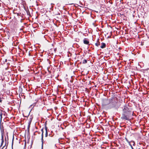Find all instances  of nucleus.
Instances as JSON below:
<instances>
[{
    "mask_svg": "<svg viewBox=\"0 0 149 149\" xmlns=\"http://www.w3.org/2000/svg\"><path fill=\"white\" fill-rule=\"evenodd\" d=\"M23 116H24V117H27V116H24V114H23Z\"/></svg>",
    "mask_w": 149,
    "mask_h": 149,
    "instance_id": "obj_25",
    "label": "nucleus"
},
{
    "mask_svg": "<svg viewBox=\"0 0 149 149\" xmlns=\"http://www.w3.org/2000/svg\"><path fill=\"white\" fill-rule=\"evenodd\" d=\"M87 63V61L86 59L82 61L83 64H86Z\"/></svg>",
    "mask_w": 149,
    "mask_h": 149,
    "instance_id": "obj_14",
    "label": "nucleus"
},
{
    "mask_svg": "<svg viewBox=\"0 0 149 149\" xmlns=\"http://www.w3.org/2000/svg\"><path fill=\"white\" fill-rule=\"evenodd\" d=\"M5 113L4 111H2V110L0 109V122L1 123V122L2 118V115L3 113Z\"/></svg>",
    "mask_w": 149,
    "mask_h": 149,
    "instance_id": "obj_8",
    "label": "nucleus"
},
{
    "mask_svg": "<svg viewBox=\"0 0 149 149\" xmlns=\"http://www.w3.org/2000/svg\"><path fill=\"white\" fill-rule=\"evenodd\" d=\"M83 58V57H82V59Z\"/></svg>",
    "mask_w": 149,
    "mask_h": 149,
    "instance_id": "obj_30",
    "label": "nucleus"
},
{
    "mask_svg": "<svg viewBox=\"0 0 149 149\" xmlns=\"http://www.w3.org/2000/svg\"><path fill=\"white\" fill-rule=\"evenodd\" d=\"M106 45L105 43L102 42L101 44V46H100L101 48L102 49L106 47Z\"/></svg>",
    "mask_w": 149,
    "mask_h": 149,
    "instance_id": "obj_12",
    "label": "nucleus"
},
{
    "mask_svg": "<svg viewBox=\"0 0 149 149\" xmlns=\"http://www.w3.org/2000/svg\"><path fill=\"white\" fill-rule=\"evenodd\" d=\"M13 139L12 143V146H13Z\"/></svg>",
    "mask_w": 149,
    "mask_h": 149,
    "instance_id": "obj_23",
    "label": "nucleus"
},
{
    "mask_svg": "<svg viewBox=\"0 0 149 149\" xmlns=\"http://www.w3.org/2000/svg\"><path fill=\"white\" fill-rule=\"evenodd\" d=\"M41 131L42 132V133L41 134V136H42V135H43V128H42L41 130Z\"/></svg>",
    "mask_w": 149,
    "mask_h": 149,
    "instance_id": "obj_17",
    "label": "nucleus"
},
{
    "mask_svg": "<svg viewBox=\"0 0 149 149\" xmlns=\"http://www.w3.org/2000/svg\"><path fill=\"white\" fill-rule=\"evenodd\" d=\"M0 129H1V135H3L4 134V129H3V127L2 124H1V123H0Z\"/></svg>",
    "mask_w": 149,
    "mask_h": 149,
    "instance_id": "obj_7",
    "label": "nucleus"
},
{
    "mask_svg": "<svg viewBox=\"0 0 149 149\" xmlns=\"http://www.w3.org/2000/svg\"><path fill=\"white\" fill-rule=\"evenodd\" d=\"M43 135H42V136H41V142H42V144H41V148H43V144L44 143V139H43Z\"/></svg>",
    "mask_w": 149,
    "mask_h": 149,
    "instance_id": "obj_11",
    "label": "nucleus"
},
{
    "mask_svg": "<svg viewBox=\"0 0 149 149\" xmlns=\"http://www.w3.org/2000/svg\"><path fill=\"white\" fill-rule=\"evenodd\" d=\"M99 39H98L97 42L95 44V45L97 47H99L100 45V42L99 41Z\"/></svg>",
    "mask_w": 149,
    "mask_h": 149,
    "instance_id": "obj_13",
    "label": "nucleus"
},
{
    "mask_svg": "<svg viewBox=\"0 0 149 149\" xmlns=\"http://www.w3.org/2000/svg\"><path fill=\"white\" fill-rule=\"evenodd\" d=\"M5 139H6V137H5ZM6 144H5V145L3 146V147H2V148L1 149H3L5 147V146H6Z\"/></svg>",
    "mask_w": 149,
    "mask_h": 149,
    "instance_id": "obj_20",
    "label": "nucleus"
},
{
    "mask_svg": "<svg viewBox=\"0 0 149 149\" xmlns=\"http://www.w3.org/2000/svg\"><path fill=\"white\" fill-rule=\"evenodd\" d=\"M131 148L132 149H134V148H133V147H131Z\"/></svg>",
    "mask_w": 149,
    "mask_h": 149,
    "instance_id": "obj_24",
    "label": "nucleus"
},
{
    "mask_svg": "<svg viewBox=\"0 0 149 149\" xmlns=\"http://www.w3.org/2000/svg\"><path fill=\"white\" fill-rule=\"evenodd\" d=\"M45 129L46 132H47V127L46 125L45 126Z\"/></svg>",
    "mask_w": 149,
    "mask_h": 149,
    "instance_id": "obj_16",
    "label": "nucleus"
},
{
    "mask_svg": "<svg viewBox=\"0 0 149 149\" xmlns=\"http://www.w3.org/2000/svg\"><path fill=\"white\" fill-rule=\"evenodd\" d=\"M109 101L110 102L109 104L111 107L114 108L115 107L117 104L118 99L116 97L113 96L109 99Z\"/></svg>",
    "mask_w": 149,
    "mask_h": 149,
    "instance_id": "obj_1",
    "label": "nucleus"
},
{
    "mask_svg": "<svg viewBox=\"0 0 149 149\" xmlns=\"http://www.w3.org/2000/svg\"><path fill=\"white\" fill-rule=\"evenodd\" d=\"M41 149H43V148H41Z\"/></svg>",
    "mask_w": 149,
    "mask_h": 149,
    "instance_id": "obj_29",
    "label": "nucleus"
},
{
    "mask_svg": "<svg viewBox=\"0 0 149 149\" xmlns=\"http://www.w3.org/2000/svg\"><path fill=\"white\" fill-rule=\"evenodd\" d=\"M3 135H1V142L0 145V148L2 146L4 142Z\"/></svg>",
    "mask_w": 149,
    "mask_h": 149,
    "instance_id": "obj_10",
    "label": "nucleus"
},
{
    "mask_svg": "<svg viewBox=\"0 0 149 149\" xmlns=\"http://www.w3.org/2000/svg\"><path fill=\"white\" fill-rule=\"evenodd\" d=\"M84 43L86 45H89V42L87 38H84Z\"/></svg>",
    "mask_w": 149,
    "mask_h": 149,
    "instance_id": "obj_9",
    "label": "nucleus"
},
{
    "mask_svg": "<svg viewBox=\"0 0 149 149\" xmlns=\"http://www.w3.org/2000/svg\"><path fill=\"white\" fill-rule=\"evenodd\" d=\"M29 113L28 114V119L29 120V122H28L29 126V127L30 125L31 124V122L32 121V120L33 118V117L31 116H29Z\"/></svg>",
    "mask_w": 149,
    "mask_h": 149,
    "instance_id": "obj_6",
    "label": "nucleus"
},
{
    "mask_svg": "<svg viewBox=\"0 0 149 149\" xmlns=\"http://www.w3.org/2000/svg\"><path fill=\"white\" fill-rule=\"evenodd\" d=\"M25 146H26V142H25Z\"/></svg>",
    "mask_w": 149,
    "mask_h": 149,
    "instance_id": "obj_26",
    "label": "nucleus"
},
{
    "mask_svg": "<svg viewBox=\"0 0 149 149\" xmlns=\"http://www.w3.org/2000/svg\"><path fill=\"white\" fill-rule=\"evenodd\" d=\"M129 145L131 147H132V145L130 143H128Z\"/></svg>",
    "mask_w": 149,
    "mask_h": 149,
    "instance_id": "obj_22",
    "label": "nucleus"
},
{
    "mask_svg": "<svg viewBox=\"0 0 149 149\" xmlns=\"http://www.w3.org/2000/svg\"><path fill=\"white\" fill-rule=\"evenodd\" d=\"M133 116L132 113L122 112L121 118L123 120H129L130 118Z\"/></svg>",
    "mask_w": 149,
    "mask_h": 149,
    "instance_id": "obj_2",
    "label": "nucleus"
},
{
    "mask_svg": "<svg viewBox=\"0 0 149 149\" xmlns=\"http://www.w3.org/2000/svg\"><path fill=\"white\" fill-rule=\"evenodd\" d=\"M48 131L47 132H46V133L45 134V137H46V138L47 137H48Z\"/></svg>",
    "mask_w": 149,
    "mask_h": 149,
    "instance_id": "obj_15",
    "label": "nucleus"
},
{
    "mask_svg": "<svg viewBox=\"0 0 149 149\" xmlns=\"http://www.w3.org/2000/svg\"><path fill=\"white\" fill-rule=\"evenodd\" d=\"M125 139L126 140V141L128 143H130V142L129 141V140L127 139L126 138H125Z\"/></svg>",
    "mask_w": 149,
    "mask_h": 149,
    "instance_id": "obj_18",
    "label": "nucleus"
},
{
    "mask_svg": "<svg viewBox=\"0 0 149 149\" xmlns=\"http://www.w3.org/2000/svg\"><path fill=\"white\" fill-rule=\"evenodd\" d=\"M54 141V137L52 135L49 134L48 137L45 138L44 141L45 144H50L53 143Z\"/></svg>",
    "mask_w": 149,
    "mask_h": 149,
    "instance_id": "obj_3",
    "label": "nucleus"
},
{
    "mask_svg": "<svg viewBox=\"0 0 149 149\" xmlns=\"http://www.w3.org/2000/svg\"><path fill=\"white\" fill-rule=\"evenodd\" d=\"M5 113H4V114H3H3L4 115V116H5Z\"/></svg>",
    "mask_w": 149,
    "mask_h": 149,
    "instance_id": "obj_27",
    "label": "nucleus"
},
{
    "mask_svg": "<svg viewBox=\"0 0 149 149\" xmlns=\"http://www.w3.org/2000/svg\"><path fill=\"white\" fill-rule=\"evenodd\" d=\"M140 149V148H138V149Z\"/></svg>",
    "mask_w": 149,
    "mask_h": 149,
    "instance_id": "obj_28",
    "label": "nucleus"
},
{
    "mask_svg": "<svg viewBox=\"0 0 149 149\" xmlns=\"http://www.w3.org/2000/svg\"><path fill=\"white\" fill-rule=\"evenodd\" d=\"M2 98L0 97V103H2Z\"/></svg>",
    "mask_w": 149,
    "mask_h": 149,
    "instance_id": "obj_19",
    "label": "nucleus"
},
{
    "mask_svg": "<svg viewBox=\"0 0 149 149\" xmlns=\"http://www.w3.org/2000/svg\"><path fill=\"white\" fill-rule=\"evenodd\" d=\"M131 142H132L133 143V146H134L135 144V142L134 141H131Z\"/></svg>",
    "mask_w": 149,
    "mask_h": 149,
    "instance_id": "obj_21",
    "label": "nucleus"
},
{
    "mask_svg": "<svg viewBox=\"0 0 149 149\" xmlns=\"http://www.w3.org/2000/svg\"><path fill=\"white\" fill-rule=\"evenodd\" d=\"M131 107L128 105L125 104L123 107L122 112H125L126 113H132Z\"/></svg>",
    "mask_w": 149,
    "mask_h": 149,
    "instance_id": "obj_4",
    "label": "nucleus"
},
{
    "mask_svg": "<svg viewBox=\"0 0 149 149\" xmlns=\"http://www.w3.org/2000/svg\"><path fill=\"white\" fill-rule=\"evenodd\" d=\"M110 102L109 101V99H104L103 100V104L104 105H106L109 104Z\"/></svg>",
    "mask_w": 149,
    "mask_h": 149,
    "instance_id": "obj_5",
    "label": "nucleus"
}]
</instances>
